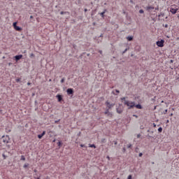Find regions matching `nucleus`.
<instances>
[{
	"instance_id": "1",
	"label": "nucleus",
	"mask_w": 179,
	"mask_h": 179,
	"mask_svg": "<svg viewBox=\"0 0 179 179\" xmlns=\"http://www.w3.org/2000/svg\"><path fill=\"white\" fill-rule=\"evenodd\" d=\"M122 100L124 101V106L128 107L129 110L135 107V102L125 100V97L122 98Z\"/></svg>"
},
{
	"instance_id": "2",
	"label": "nucleus",
	"mask_w": 179,
	"mask_h": 179,
	"mask_svg": "<svg viewBox=\"0 0 179 179\" xmlns=\"http://www.w3.org/2000/svg\"><path fill=\"white\" fill-rule=\"evenodd\" d=\"M178 10V8L177 7V5H172L170 8V12L172 13V15H176Z\"/></svg>"
},
{
	"instance_id": "3",
	"label": "nucleus",
	"mask_w": 179,
	"mask_h": 179,
	"mask_svg": "<svg viewBox=\"0 0 179 179\" xmlns=\"http://www.w3.org/2000/svg\"><path fill=\"white\" fill-rule=\"evenodd\" d=\"M9 136H3L1 138V142H3L4 145H6V143H9Z\"/></svg>"
},
{
	"instance_id": "4",
	"label": "nucleus",
	"mask_w": 179,
	"mask_h": 179,
	"mask_svg": "<svg viewBox=\"0 0 179 179\" xmlns=\"http://www.w3.org/2000/svg\"><path fill=\"white\" fill-rule=\"evenodd\" d=\"M17 22H13V26L15 29V30H16V31H22V28H20V27H17Z\"/></svg>"
},
{
	"instance_id": "5",
	"label": "nucleus",
	"mask_w": 179,
	"mask_h": 179,
	"mask_svg": "<svg viewBox=\"0 0 179 179\" xmlns=\"http://www.w3.org/2000/svg\"><path fill=\"white\" fill-rule=\"evenodd\" d=\"M157 47H164V40L162 39L156 43Z\"/></svg>"
},
{
	"instance_id": "6",
	"label": "nucleus",
	"mask_w": 179,
	"mask_h": 179,
	"mask_svg": "<svg viewBox=\"0 0 179 179\" xmlns=\"http://www.w3.org/2000/svg\"><path fill=\"white\" fill-rule=\"evenodd\" d=\"M106 105L108 110H110V108H113V107H114V106H115L114 103H110V102H108V101L106 102Z\"/></svg>"
},
{
	"instance_id": "7",
	"label": "nucleus",
	"mask_w": 179,
	"mask_h": 179,
	"mask_svg": "<svg viewBox=\"0 0 179 179\" xmlns=\"http://www.w3.org/2000/svg\"><path fill=\"white\" fill-rule=\"evenodd\" d=\"M145 9L148 12H150V10H153V9H155V7L152 6H148L145 7Z\"/></svg>"
},
{
	"instance_id": "8",
	"label": "nucleus",
	"mask_w": 179,
	"mask_h": 179,
	"mask_svg": "<svg viewBox=\"0 0 179 179\" xmlns=\"http://www.w3.org/2000/svg\"><path fill=\"white\" fill-rule=\"evenodd\" d=\"M22 58H23V55H22L15 56V61H19V59H22Z\"/></svg>"
},
{
	"instance_id": "9",
	"label": "nucleus",
	"mask_w": 179,
	"mask_h": 179,
	"mask_svg": "<svg viewBox=\"0 0 179 179\" xmlns=\"http://www.w3.org/2000/svg\"><path fill=\"white\" fill-rule=\"evenodd\" d=\"M68 94H73V90L71 88H69L66 90Z\"/></svg>"
},
{
	"instance_id": "10",
	"label": "nucleus",
	"mask_w": 179,
	"mask_h": 179,
	"mask_svg": "<svg viewBox=\"0 0 179 179\" xmlns=\"http://www.w3.org/2000/svg\"><path fill=\"white\" fill-rule=\"evenodd\" d=\"M44 135H45V131H43L41 134L38 135V139H41V138H43Z\"/></svg>"
},
{
	"instance_id": "11",
	"label": "nucleus",
	"mask_w": 179,
	"mask_h": 179,
	"mask_svg": "<svg viewBox=\"0 0 179 179\" xmlns=\"http://www.w3.org/2000/svg\"><path fill=\"white\" fill-rule=\"evenodd\" d=\"M127 40H128V41H132V40H134V36H127Z\"/></svg>"
},
{
	"instance_id": "12",
	"label": "nucleus",
	"mask_w": 179,
	"mask_h": 179,
	"mask_svg": "<svg viewBox=\"0 0 179 179\" xmlns=\"http://www.w3.org/2000/svg\"><path fill=\"white\" fill-rule=\"evenodd\" d=\"M107 12V10L105 9L102 13H100L101 17H104V14Z\"/></svg>"
},
{
	"instance_id": "13",
	"label": "nucleus",
	"mask_w": 179,
	"mask_h": 179,
	"mask_svg": "<svg viewBox=\"0 0 179 179\" xmlns=\"http://www.w3.org/2000/svg\"><path fill=\"white\" fill-rule=\"evenodd\" d=\"M57 98L58 99V101H61L62 100V96L59 94L57 95Z\"/></svg>"
},
{
	"instance_id": "14",
	"label": "nucleus",
	"mask_w": 179,
	"mask_h": 179,
	"mask_svg": "<svg viewBox=\"0 0 179 179\" xmlns=\"http://www.w3.org/2000/svg\"><path fill=\"white\" fill-rule=\"evenodd\" d=\"M134 107H136L138 110H142V106L141 104H137Z\"/></svg>"
},
{
	"instance_id": "15",
	"label": "nucleus",
	"mask_w": 179,
	"mask_h": 179,
	"mask_svg": "<svg viewBox=\"0 0 179 179\" xmlns=\"http://www.w3.org/2000/svg\"><path fill=\"white\" fill-rule=\"evenodd\" d=\"M109 110L110 109H106V110L104 112V114L106 115H107L109 113H110V111H109Z\"/></svg>"
},
{
	"instance_id": "16",
	"label": "nucleus",
	"mask_w": 179,
	"mask_h": 179,
	"mask_svg": "<svg viewBox=\"0 0 179 179\" xmlns=\"http://www.w3.org/2000/svg\"><path fill=\"white\" fill-rule=\"evenodd\" d=\"M90 148H94V149H96V145L94 144H90Z\"/></svg>"
},
{
	"instance_id": "17",
	"label": "nucleus",
	"mask_w": 179,
	"mask_h": 179,
	"mask_svg": "<svg viewBox=\"0 0 179 179\" xmlns=\"http://www.w3.org/2000/svg\"><path fill=\"white\" fill-rule=\"evenodd\" d=\"M20 80H22V78L15 79V81L17 82V83H19V82H20Z\"/></svg>"
},
{
	"instance_id": "18",
	"label": "nucleus",
	"mask_w": 179,
	"mask_h": 179,
	"mask_svg": "<svg viewBox=\"0 0 179 179\" xmlns=\"http://www.w3.org/2000/svg\"><path fill=\"white\" fill-rule=\"evenodd\" d=\"M106 115H108V117H113V113H111L110 112H109Z\"/></svg>"
},
{
	"instance_id": "19",
	"label": "nucleus",
	"mask_w": 179,
	"mask_h": 179,
	"mask_svg": "<svg viewBox=\"0 0 179 179\" xmlns=\"http://www.w3.org/2000/svg\"><path fill=\"white\" fill-rule=\"evenodd\" d=\"M29 167V164H24V169H27Z\"/></svg>"
},
{
	"instance_id": "20",
	"label": "nucleus",
	"mask_w": 179,
	"mask_h": 179,
	"mask_svg": "<svg viewBox=\"0 0 179 179\" xmlns=\"http://www.w3.org/2000/svg\"><path fill=\"white\" fill-rule=\"evenodd\" d=\"M158 131H159V132H162V131H163V128L159 127V128L158 129Z\"/></svg>"
},
{
	"instance_id": "21",
	"label": "nucleus",
	"mask_w": 179,
	"mask_h": 179,
	"mask_svg": "<svg viewBox=\"0 0 179 179\" xmlns=\"http://www.w3.org/2000/svg\"><path fill=\"white\" fill-rule=\"evenodd\" d=\"M21 160H23V161L26 160V158L24 157V156L23 155L21 156Z\"/></svg>"
},
{
	"instance_id": "22",
	"label": "nucleus",
	"mask_w": 179,
	"mask_h": 179,
	"mask_svg": "<svg viewBox=\"0 0 179 179\" xmlns=\"http://www.w3.org/2000/svg\"><path fill=\"white\" fill-rule=\"evenodd\" d=\"M117 112L119 113V114H121V113H122V110H118V109H117Z\"/></svg>"
},
{
	"instance_id": "23",
	"label": "nucleus",
	"mask_w": 179,
	"mask_h": 179,
	"mask_svg": "<svg viewBox=\"0 0 179 179\" xmlns=\"http://www.w3.org/2000/svg\"><path fill=\"white\" fill-rule=\"evenodd\" d=\"M61 145H62V143L61 141H59V142L57 143V145H58V146H61Z\"/></svg>"
},
{
	"instance_id": "24",
	"label": "nucleus",
	"mask_w": 179,
	"mask_h": 179,
	"mask_svg": "<svg viewBox=\"0 0 179 179\" xmlns=\"http://www.w3.org/2000/svg\"><path fill=\"white\" fill-rule=\"evenodd\" d=\"M64 82H65V78H62V79L61 80V83H64Z\"/></svg>"
},
{
	"instance_id": "25",
	"label": "nucleus",
	"mask_w": 179,
	"mask_h": 179,
	"mask_svg": "<svg viewBox=\"0 0 179 179\" xmlns=\"http://www.w3.org/2000/svg\"><path fill=\"white\" fill-rule=\"evenodd\" d=\"M127 179H132V176L129 175L127 178Z\"/></svg>"
},
{
	"instance_id": "26",
	"label": "nucleus",
	"mask_w": 179,
	"mask_h": 179,
	"mask_svg": "<svg viewBox=\"0 0 179 179\" xmlns=\"http://www.w3.org/2000/svg\"><path fill=\"white\" fill-rule=\"evenodd\" d=\"M139 13H143V10H140Z\"/></svg>"
},
{
	"instance_id": "27",
	"label": "nucleus",
	"mask_w": 179,
	"mask_h": 179,
	"mask_svg": "<svg viewBox=\"0 0 179 179\" xmlns=\"http://www.w3.org/2000/svg\"><path fill=\"white\" fill-rule=\"evenodd\" d=\"M164 114H167V109L164 110Z\"/></svg>"
},
{
	"instance_id": "28",
	"label": "nucleus",
	"mask_w": 179,
	"mask_h": 179,
	"mask_svg": "<svg viewBox=\"0 0 179 179\" xmlns=\"http://www.w3.org/2000/svg\"><path fill=\"white\" fill-rule=\"evenodd\" d=\"M143 154L141 152L139 153V157H142Z\"/></svg>"
},
{
	"instance_id": "29",
	"label": "nucleus",
	"mask_w": 179,
	"mask_h": 179,
	"mask_svg": "<svg viewBox=\"0 0 179 179\" xmlns=\"http://www.w3.org/2000/svg\"><path fill=\"white\" fill-rule=\"evenodd\" d=\"M30 57H34V54L31 53V54L30 55Z\"/></svg>"
},
{
	"instance_id": "30",
	"label": "nucleus",
	"mask_w": 179,
	"mask_h": 179,
	"mask_svg": "<svg viewBox=\"0 0 179 179\" xmlns=\"http://www.w3.org/2000/svg\"><path fill=\"white\" fill-rule=\"evenodd\" d=\"M133 117H135L136 118H138V115H133Z\"/></svg>"
},
{
	"instance_id": "31",
	"label": "nucleus",
	"mask_w": 179,
	"mask_h": 179,
	"mask_svg": "<svg viewBox=\"0 0 179 179\" xmlns=\"http://www.w3.org/2000/svg\"><path fill=\"white\" fill-rule=\"evenodd\" d=\"M137 138H141V134H138Z\"/></svg>"
},
{
	"instance_id": "32",
	"label": "nucleus",
	"mask_w": 179,
	"mask_h": 179,
	"mask_svg": "<svg viewBox=\"0 0 179 179\" xmlns=\"http://www.w3.org/2000/svg\"><path fill=\"white\" fill-rule=\"evenodd\" d=\"M80 147H81V148H84V147H85V145L81 144V145H80Z\"/></svg>"
},
{
	"instance_id": "33",
	"label": "nucleus",
	"mask_w": 179,
	"mask_h": 179,
	"mask_svg": "<svg viewBox=\"0 0 179 179\" xmlns=\"http://www.w3.org/2000/svg\"><path fill=\"white\" fill-rule=\"evenodd\" d=\"M132 145H131V144H129L128 146H127V148H131Z\"/></svg>"
},
{
	"instance_id": "34",
	"label": "nucleus",
	"mask_w": 179,
	"mask_h": 179,
	"mask_svg": "<svg viewBox=\"0 0 179 179\" xmlns=\"http://www.w3.org/2000/svg\"><path fill=\"white\" fill-rule=\"evenodd\" d=\"M27 85H28V86H30L31 85V83H27Z\"/></svg>"
},
{
	"instance_id": "35",
	"label": "nucleus",
	"mask_w": 179,
	"mask_h": 179,
	"mask_svg": "<svg viewBox=\"0 0 179 179\" xmlns=\"http://www.w3.org/2000/svg\"><path fill=\"white\" fill-rule=\"evenodd\" d=\"M116 93H120V91L118 90H116Z\"/></svg>"
},
{
	"instance_id": "36",
	"label": "nucleus",
	"mask_w": 179,
	"mask_h": 179,
	"mask_svg": "<svg viewBox=\"0 0 179 179\" xmlns=\"http://www.w3.org/2000/svg\"><path fill=\"white\" fill-rule=\"evenodd\" d=\"M155 10H159V7L156 8Z\"/></svg>"
},
{
	"instance_id": "37",
	"label": "nucleus",
	"mask_w": 179,
	"mask_h": 179,
	"mask_svg": "<svg viewBox=\"0 0 179 179\" xmlns=\"http://www.w3.org/2000/svg\"><path fill=\"white\" fill-rule=\"evenodd\" d=\"M33 17H34L33 15L30 16V19H33Z\"/></svg>"
},
{
	"instance_id": "38",
	"label": "nucleus",
	"mask_w": 179,
	"mask_h": 179,
	"mask_svg": "<svg viewBox=\"0 0 179 179\" xmlns=\"http://www.w3.org/2000/svg\"><path fill=\"white\" fill-rule=\"evenodd\" d=\"M106 157H107L108 159L110 160V157L109 156H107Z\"/></svg>"
},
{
	"instance_id": "39",
	"label": "nucleus",
	"mask_w": 179,
	"mask_h": 179,
	"mask_svg": "<svg viewBox=\"0 0 179 179\" xmlns=\"http://www.w3.org/2000/svg\"><path fill=\"white\" fill-rule=\"evenodd\" d=\"M60 13H61V15H64V12H62V11Z\"/></svg>"
},
{
	"instance_id": "40",
	"label": "nucleus",
	"mask_w": 179,
	"mask_h": 179,
	"mask_svg": "<svg viewBox=\"0 0 179 179\" xmlns=\"http://www.w3.org/2000/svg\"><path fill=\"white\" fill-rule=\"evenodd\" d=\"M170 117H173V113H171Z\"/></svg>"
},
{
	"instance_id": "41",
	"label": "nucleus",
	"mask_w": 179,
	"mask_h": 179,
	"mask_svg": "<svg viewBox=\"0 0 179 179\" xmlns=\"http://www.w3.org/2000/svg\"><path fill=\"white\" fill-rule=\"evenodd\" d=\"M85 12H87V9H85Z\"/></svg>"
},
{
	"instance_id": "42",
	"label": "nucleus",
	"mask_w": 179,
	"mask_h": 179,
	"mask_svg": "<svg viewBox=\"0 0 179 179\" xmlns=\"http://www.w3.org/2000/svg\"><path fill=\"white\" fill-rule=\"evenodd\" d=\"M162 103H164V101H162Z\"/></svg>"
},
{
	"instance_id": "43",
	"label": "nucleus",
	"mask_w": 179,
	"mask_h": 179,
	"mask_svg": "<svg viewBox=\"0 0 179 179\" xmlns=\"http://www.w3.org/2000/svg\"><path fill=\"white\" fill-rule=\"evenodd\" d=\"M36 179H40V178H36Z\"/></svg>"
},
{
	"instance_id": "44",
	"label": "nucleus",
	"mask_w": 179,
	"mask_h": 179,
	"mask_svg": "<svg viewBox=\"0 0 179 179\" xmlns=\"http://www.w3.org/2000/svg\"><path fill=\"white\" fill-rule=\"evenodd\" d=\"M171 62H173V60H171Z\"/></svg>"
},
{
	"instance_id": "45",
	"label": "nucleus",
	"mask_w": 179,
	"mask_h": 179,
	"mask_svg": "<svg viewBox=\"0 0 179 179\" xmlns=\"http://www.w3.org/2000/svg\"><path fill=\"white\" fill-rule=\"evenodd\" d=\"M8 132H10V130H8Z\"/></svg>"
},
{
	"instance_id": "46",
	"label": "nucleus",
	"mask_w": 179,
	"mask_h": 179,
	"mask_svg": "<svg viewBox=\"0 0 179 179\" xmlns=\"http://www.w3.org/2000/svg\"><path fill=\"white\" fill-rule=\"evenodd\" d=\"M24 52H26V50Z\"/></svg>"
},
{
	"instance_id": "47",
	"label": "nucleus",
	"mask_w": 179,
	"mask_h": 179,
	"mask_svg": "<svg viewBox=\"0 0 179 179\" xmlns=\"http://www.w3.org/2000/svg\"><path fill=\"white\" fill-rule=\"evenodd\" d=\"M178 17H179V15H178Z\"/></svg>"
}]
</instances>
